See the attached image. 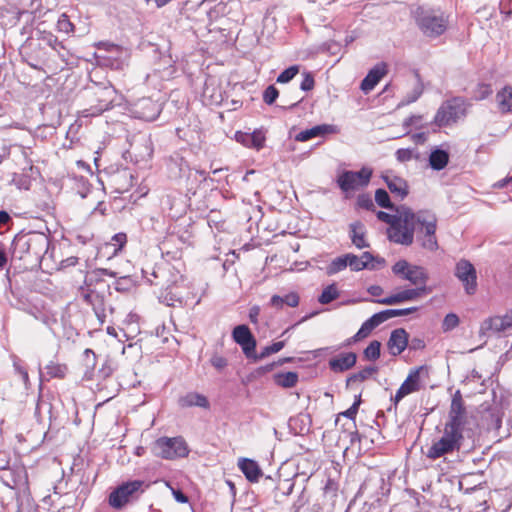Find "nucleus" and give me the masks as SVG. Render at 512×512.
Returning <instances> with one entry per match:
<instances>
[{
    "instance_id": "nucleus-7",
    "label": "nucleus",
    "mask_w": 512,
    "mask_h": 512,
    "mask_svg": "<svg viewBox=\"0 0 512 512\" xmlns=\"http://www.w3.org/2000/svg\"><path fill=\"white\" fill-rule=\"evenodd\" d=\"M21 55L29 66L35 69H43L51 56L48 49L34 37L27 39L20 50Z\"/></svg>"
},
{
    "instance_id": "nucleus-27",
    "label": "nucleus",
    "mask_w": 512,
    "mask_h": 512,
    "mask_svg": "<svg viewBox=\"0 0 512 512\" xmlns=\"http://www.w3.org/2000/svg\"><path fill=\"white\" fill-rule=\"evenodd\" d=\"M496 102L501 113H512V87L505 86L496 94Z\"/></svg>"
},
{
    "instance_id": "nucleus-26",
    "label": "nucleus",
    "mask_w": 512,
    "mask_h": 512,
    "mask_svg": "<svg viewBox=\"0 0 512 512\" xmlns=\"http://www.w3.org/2000/svg\"><path fill=\"white\" fill-rule=\"evenodd\" d=\"M384 180L391 193L403 199L408 194L407 182L397 176H385Z\"/></svg>"
},
{
    "instance_id": "nucleus-37",
    "label": "nucleus",
    "mask_w": 512,
    "mask_h": 512,
    "mask_svg": "<svg viewBox=\"0 0 512 512\" xmlns=\"http://www.w3.org/2000/svg\"><path fill=\"white\" fill-rule=\"evenodd\" d=\"M57 30L59 32H63L65 34H70V33H74L75 32V26L74 24L70 21L69 17L67 16V14L63 13L60 15V17L58 18V21H57Z\"/></svg>"
},
{
    "instance_id": "nucleus-48",
    "label": "nucleus",
    "mask_w": 512,
    "mask_h": 512,
    "mask_svg": "<svg viewBox=\"0 0 512 512\" xmlns=\"http://www.w3.org/2000/svg\"><path fill=\"white\" fill-rule=\"evenodd\" d=\"M278 95V90L274 86L270 85L264 91L263 100L266 104L271 105L277 99Z\"/></svg>"
},
{
    "instance_id": "nucleus-24",
    "label": "nucleus",
    "mask_w": 512,
    "mask_h": 512,
    "mask_svg": "<svg viewBox=\"0 0 512 512\" xmlns=\"http://www.w3.org/2000/svg\"><path fill=\"white\" fill-rule=\"evenodd\" d=\"M238 466L250 482H258L262 476V471L254 460L242 458L239 460Z\"/></svg>"
},
{
    "instance_id": "nucleus-51",
    "label": "nucleus",
    "mask_w": 512,
    "mask_h": 512,
    "mask_svg": "<svg viewBox=\"0 0 512 512\" xmlns=\"http://www.w3.org/2000/svg\"><path fill=\"white\" fill-rule=\"evenodd\" d=\"M314 78L310 73H304L303 80L301 82L300 88L303 91H310L314 87Z\"/></svg>"
},
{
    "instance_id": "nucleus-54",
    "label": "nucleus",
    "mask_w": 512,
    "mask_h": 512,
    "mask_svg": "<svg viewBox=\"0 0 512 512\" xmlns=\"http://www.w3.org/2000/svg\"><path fill=\"white\" fill-rule=\"evenodd\" d=\"M360 405V399L357 400L356 402H354V404L349 408L347 409L343 415L347 418H350V419H354L357 412H358V407Z\"/></svg>"
},
{
    "instance_id": "nucleus-60",
    "label": "nucleus",
    "mask_w": 512,
    "mask_h": 512,
    "mask_svg": "<svg viewBox=\"0 0 512 512\" xmlns=\"http://www.w3.org/2000/svg\"><path fill=\"white\" fill-rule=\"evenodd\" d=\"M174 498L179 503H186L188 502V497L184 495L181 491H173Z\"/></svg>"
},
{
    "instance_id": "nucleus-11",
    "label": "nucleus",
    "mask_w": 512,
    "mask_h": 512,
    "mask_svg": "<svg viewBox=\"0 0 512 512\" xmlns=\"http://www.w3.org/2000/svg\"><path fill=\"white\" fill-rule=\"evenodd\" d=\"M144 482L141 480H133L119 485L109 495V504L115 508L120 509L125 506L136 493L143 492Z\"/></svg>"
},
{
    "instance_id": "nucleus-38",
    "label": "nucleus",
    "mask_w": 512,
    "mask_h": 512,
    "mask_svg": "<svg viewBox=\"0 0 512 512\" xmlns=\"http://www.w3.org/2000/svg\"><path fill=\"white\" fill-rule=\"evenodd\" d=\"M395 157L398 162L405 163L412 159H418V153L415 149L401 148L395 152Z\"/></svg>"
},
{
    "instance_id": "nucleus-25",
    "label": "nucleus",
    "mask_w": 512,
    "mask_h": 512,
    "mask_svg": "<svg viewBox=\"0 0 512 512\" xmlns=\"http://www.w3.org/2000/svg\"><path fill=\"white\" fill-rule=\"evenodd\" d=\"M332 131H333V126H331V125H326V124L317 125L310 129H306V130L299 132L295 136V140L299 141V142H305L312 138L322 136L327 133H331Z\"/></svg>"
},
{
    "instance_id": "nucleus-29",
    "label": "nucleus",
    "mask_w": 512,
    "mask_h": 512,
    "mask_svg": "<svg viewBox=\"0 0 512 512\" xmlns=\"http://www.w3.org/2000/svg\"><path fill=\"white\" fill-rule=\"evenodd\" d=\"M449 162V153L446 150L435 148L429 155V165L433 170L444 169Z\"/></svg>"
},
{
    "instance_id": "nucleus-5",
    "label": "nucleus",
    "mask_w": 512,
    "mask_h": 512,
    "mask_svg": "<svg viewBox=\"0 0 512 512\" xmlns=\"http://www.w3.org/2000/svg\"><path fill=\"white\" fill-rule=\"evenodd\" d=\"M463 441V437L460 434H455L444 427L442 435L432 442L431 446L425 452V455L430 460L439 459L455 451H459Z\"/></svg>"
},
{
    "instance_id": "nucleus-61",
    "label": "nucleus",
    "mask_w": 512,
    "mask_h": 512,
    "mask_svg": "<svg viewBox=\"0 0 512 512\" xmlns=\"http://www.w3.org/2000/svg\"><path fill=\"white\" fill-rule=\"evenodd\" d=\"M358 203H359V205H360L361 207H364V208H367V209H369L370 207H373V206H374V204H373L372 200H371V199H369V198H366V199H364V198H359Z\"/></svg>"
},
{
    "instance_id": "nucleus-64",
    "label": "nucleus",
    "mask_w": 512,
    "mask_h": 512,
    "mask_svg": "<svg viewBox=\"0 0 512 512\" xmlns=\"http://www.w3.org/2000/svg\"><path fill=\"white\" fill-rule=\"evenodd\" d=\"M385 317L387 320L393 318V317H399L398 316V309H387L383 311Z\"/></svg>"
},
{
    "instance_id": "nucleus-18",
    "label": "nucleus",
    "mask_w": 512,
    "mask_h": 512,
    "mask_svg": "<svg viewBox=\"0 0 512 512\" xmlns=\"http://www.w3.org/2000/svg\"><path fill=\"white\" fill-rule=\"evenodd\" d=\"M132 113L136 118L153 121L160 113V106L150 98H142L133 105Z\"/></svg>"
},
{
    "instance_id": "nucleus-21",
    "label": "nucleus",
    "mask_w": 512,
    "mask_h": 512,
    "mask_svg": "<svg viewBox=\"0 0 512 512\" xmlns=\"http://www.w3.org/2000/svg\"><path fill=\"white\" fill-rule=\"evenodd\" d=\"M356 359L354 352L341 353L329 360V367L334 372H344L355 365Z\"/></svg>"
},
{
    "instance_id": "nucleus-32",
    "label": "nucleus",
    "mask_w": 512,
    "mask_h": 512,
    "mask_svg": "<svg viewBox=\"0 0 512 512\" xmlns=\"http://www.w3.org/2000/svg\"><path fill=\"white\" fill-rule=\"evenodd\" d=\"M35 39L43 43V46L48 49L49 53L57 51L58 47L61 46L57 37L50 32L37 31V37Z\"/></svg>"
},
{
    "instance_id": "nucleus-2",
    "label": "nucleus",
    "mask_w": 512,
    "mask_h": 512,
    "mask_svg": "<svg viewBox=\"0 0 512 512\" xmlns=\"http://www.w3.org/2000/svg\"><path fill=\"white\" fill-rule=\"evenodd\" d=\"M49 248V238L41 232L17 234L11 245L12 257L19 260L39 261Z\"/></svg>"
},
{
    "instance_id": "nucleus-58",
    "label": "nucleus",
    "mask_w": 512,
    "mask_h": 512,
    "mask_svg": "<svg viewBox=\"0 0 512 512\" xmlns=\"http://www.w3.org/2000/svg\"><path fill=\"white\" fill-rule=\"evenodd\" d=\"M368 293L372 296L378 297L383 294V288L379 285H372L367 289Z\"/></svg>"
},
{
    "instance_id": "nucleus-45",
    "label": "nucleus",
    "mask_w": 512,
    "mask_h": 512,
    "mask_svg": "<svg viewBox=\"0 0 512 512\" xmlns=\"http://www.w3.org/2000/svg\"><path fill=\"white\" fill-rule=\"evenodd\" d=\"M459 324V317L454 313H449L445 316L442 328L444 331H450L457 327Z\"/></svg>"
},
{
    "instance_id": "nucleus-16",
    "label": "nucleus",
    "mask_w": 512,
    "mask_h": 512,
    "mask_svg": "<svg viewBox=\"0 0 512 512\" xmlns=\"http://www.w3.org/2000/svg\"><path fill=\"white\" fill-rule=\"evenodd\" d=\"M431 292V289L427 286H420L412 289H405L396 294L388 297L378 299L375 302L383 305H397L407 301H413L421 298L423 295H427Z\"/></svg>"
},
{
    "instance_id": "nucleus-20",
    "label": "nucleus",
    "mask_w": 512,
    "mask_h": 512,
    "mask_svg": "<svg viewBox=\"0 0 512 512\" xmlns=\"http://www.w3.org/2000/svg\"><path fill=\"white\" fill-rule=\"evenodd\" d=\"M408 345V333L403 329H395L391 332L387 346L393 356L401 354Z\"/></svg>"
},
{
    "instance_id": "nucleus-22",
    "label": "nucleus",
    "mask_w": 512,
    "mask_h": 512,
    "mask_svg": "<svg viewBox=\"0 0 512 512\" xmlns=\"http://www.w3.org/2000/svg\"><path fill=\"white\" fill-rule=\"evenodd\" d=\"M237 142L243 144L249 148H255L256 150H260L265 143V135L262 131H254L253 133H242L237 132L236 135Z\"/></svg>"
},
{
    "instance_id": "nucleus-15",
    "label": "nucleus",
    "mask_w": 512,
    "mask_h": 512,
    "mask_svg": "<svg viewBox=\"0 0 512 512\" xmlns=\"http://www.w3.org/2000/svg\"><path fill=\"white\" fill-rule=\"evenodd\" d=\"M116 90L111 86L100 88L95 93L97 104L82 112L84 117L97 116L110 109L116 99Z\"/></svg>"
},
{
    "instance_id": "nucleus-13",
    "label": "nucleus",
    "mask_w": 512,
    "mask_h": 512,
    "mask_svg": "<svg viewBox=\"0 0 512 512\" xmlns=\"http://www.w3.org/2000/svg\"><path fill=\"white\" fill-rule=\"evenodd\" d=\"M372 171L369 168H362L360 171H344L337 178L340 189L344 192L356 190L366 186L371 178Z\"/></svg>"
},
{
    "instance_id": "nucleus-42",
    "label": "nucleus",
    "mask_w": 512,
    "mask_h": 512,
    "mask_svg": "<svg viewBox=\"0 0 512 512\" xmlns=\"http://www.w3.org/2000/svg\"><path fill=\"white\" fill-rule=\"evenodd\" d=\"M375 201L380 207L389 208V209L393 207L392 203L390 201V197L384 189L376 190Z\"/></svg>"
},
{
    "instance_id": "nucleus-50",
    "label": "nucleus",
    "mask_w": 512,
    "mask_h": 512,
    "mask_svg": "<svg viewBox=\"0 0 512 512\" xmlns=\"http://www.w3.org/2000/svg\"><path fill=\"white\" fill-rule=\"evenodd\" d=\"M385 321H387V318L385 317L383 311L375 313L368 319L370 328L373 329H375L377 326L384 323Z\"/></svg>"
},
{
    "instance_id": "nucleus-31",
    "label": "nucleus",
    "mask_w": 512,
    "mask_h": 512,
    "mask_svg": "<svg viewBox=\"0 0 512 512\" xmlns=\"http://www.w3.org/2000/svg\"><path fill=\"white\" fill-rule=\"evenodd\" d=\"M424 90L423 83L419 79L418 76L415 77L412 88L407 94L403 97L398 106L409 105L419 99Z\"/></svg>"
},
{
    "instance_id": "nucleus-6",
    "label": "nucleus",
    "mask_w": 512,
    "mask_h": 512,
    "mask_svg": "<svg viewBox=\"0 0 512 512\" xmlns=\"http://www.w3.org/2000/svg\"><path fill=\"white\" fill-rule=\"evenodd\" d=\"M154 455L167 460L186 457L189 453L187 444L182 437H161L153 445Z\"/></svg>"
},
{
    "instance_id": "nucleus-4",
    "label": "nucleus",
    "mask_w": 512,
    "mask_h": 512,
    "mask_svg": "<svg viewBox=\"0 0 512 512\" xmlns=\"http://www.w3.org/2000/svg\"><path fill=\"white\" fill-rule=\"evenodd\" d=\"M417 26L430 38L442 35L448 27V18L444 13L425 7H417L413 12Z\"/></svg>"
},
{
    "instance_id": "nucleus-55",
    "label": "nucleus",
    "mask_w": 512,
    "mask_h": 512,
    "mask_svg": "<svg viewBox=\"0 0 512 512\" xmlns=\"http://www.w3.org/2000/svg\"><path fill=\"white\" fill-rule=\"evenodd\" d=\"M84 356L86 358L87 365L94 367L96 364V355H95L94 351L87 348L84 351Z\"/></svg>"
},
{
    "instance_id": "nucleus-14",
    "label": "nucleus",
    "mask_w": 512,
    "mask_h": 512,
    "mask_svg": "<svg viewBox=\"0 0 512 512\" xmlns=\"http://www.w3.org/2000/svg\"><path fill=\"white\" fill-rule=\"evenodd\" d=\"M455 276L462 282L465 292L472 295L477 289V274L473 264L466 260L461 259L455 267Z\"/></svg>"
},
{
    "instance_id": "nucleus-41",
    "label": "nucleus",
    "mask_w": 512,
    "mask_h": 512,
    "mask_svg": "<svg viewBox=\"0 0 512 512\" xmlns=\"http://www.w3.org/2000/svg\"><path fill=\"white\" fill-rule=\"evenodd\" d=\"M46 370L50 377L63 378L66 374L67 367L61 364L50 363L46 366Z\"/></svg>"
},
{
    "instance_id": "nucleus-33",
    "label": "nucleus",
    "mask_w": 512,
    "mask_h": 512,
    "mask_svg": "<svg viewBox=\"0 0 512 512\" xmlns=\"http://www.w3.org/2000/svg\"><path fill=\"white\" fill-rule=\"evenodd\" d=\"M277 385L284 388L294 387L298 382V375L295 372H286L275 375Z\"/></svg>"
},
{
    "instance_id": "nucleus-36",
    "label": "nucleus",
    "mask_w": 512,
    "mask_h": 512,
    "mask_svg": "<svg viewBox=\"0 0 512 512\" xmlns=\"http://www.w3.org/2000/svg\"><path fill=\"white\" fill-rule=\"evenodd\" d=\"M347 267L346 254L340 257L335 258L332 262L327 266L326 272L328 275H334Z\"/></svg>"
},
{
    "instance_id": "nucleus-62",
    "label": "nucleus",
    "mask_w": 512,
    "mask_h": 512,
    "mask_svg": "<svg viewBox=\"0 0 512 512\" xmlns=\"http://www.w3.org/2000/svg\"><path fill=\"white\" fill-rule=\"evenodd\" d=\"M417 307H409L404 309H398V316H405L417 311Z\"/></svg>"
},
{
    "instance_id": "nucleus-53",
    "label": "nucleus",
    "mask_w": 512,
    "mask_h": 512,
    "mask_svg": "<svg viewBox=\"0 0 512 512\" xmlns=\"http://www.w3.org/2000/svg\"><path fill=\"white\" fill-rule=\"evenodd\" d=\"M372 330H373V328H370L369 322H368V320H366L362 324V326L358 330V332L356 333L355 338L356 339H361V338L367 337Z\"/></svg>"
},
{
    "instance_id": "nucleus-19",
    "label": "nucleus",
    "mask_w": 512,
    "mask_h": 512,
    "mask_svg": "<svg viewBox=\"0 0 512 512\" xmlns=\"http://www.w3.org/2000/svg\"><path fill=\"white\" fill-rule=\"evenodd\" d=\"M386 73L387 65L385 63L382 62L375 65L362 80L360 85L361 90L364 93L372 91Z\"/></svg>"
},
{
    "instance_id": "nucleus-23",
    "label": "nucleus",
    "mask_w": 512,
    "mask_h": 512,
    "mask_svg": "<svg viewBox=\"0 0 512 512\" xmlns=\"http://www.w3.org/2000/svg\"><path fill=\"white\" fill-rule=\"evenodd\" d=\"M178 404L182 408L200 407L208 409L210 407L207 397L197 392H189L181 396L178 400Z\"/></svg>"
},
{
    "instance_id": "nucleus-44",
    "label": "nucleus",
    "mask_w": 512,
    "mask_h": 512,
    "mask_svg": "<svg viewBox=\"0 0 512 512\" xmlns=\"http://www.w3.org/2000/svg\"><path fill=\"white\" fill-rule=\"evenodd\" d=\"M285 343L283 341L275 342L269 346H266L261 351L260 355L257 357L259 359L265 358L269 356L270 354L279 352L283 347Z\"/></svg>"
},
{
    "instance_id": "nucleus-47",
    "label": "nucleus",
    "mask_w": 512,
    "mask_h": 512,
    "mask_svg": "<svg viewBox=\"0 0 512 512\" xmlns=\"http://www.w3.org/2000/svg\"><path fill=\"white\" fill-rule=\"evenodd\" d=\"M210 363L216 370L223 371L228 365V360L221 355L214 354L210 358Z\"/></svg>"
},
{
    "instance_id": "nucleus-56",
    "label": "nucleus",
    "mask_w": 512,
    "mask_h": 512,
    "mask_svg": "<svg viewBox=\"0 0 512 512\" xmlns=\"http://www.w3.org/2000/svg\"><path fill=\"white\" fill-rule=\"evenodd\" d=\"M259 315H260V307L259 306H253L250 308L249 319L252 323H257Z\"/></svg>"
},
{
    "instance_id": "nucleus-17",
    "label": "nucleus",
    "mask_w": 512,
    "mask_h": 512,
    "mask_svg": "<svg viewBox=\"0 0 512 512\" xmlns=\"http://www.w3.org/2000/svg\"><path fill=\"white\" fill-rule=\"evenodd\" d=\"M233 340L239 344L243 353L248 357L254 356L256 340L246 325H238L232 332Z\"/></svg>"
},
{
    "instance_id": "nucleus-30",
    "label": "nucleus",
    "mask_w": 512,
    "mask_h": 512,
    "mask_svg": "<svg viewBox=\"0 0 512 512\" xmlns=\"http://www.w3.org/2000/svg\"><path fill=\"white\" fill-rule=\"evenodd\" d=\"M270 305L276 309H282L284 305L297 307L299 305V296L295 292H291L284 297L274 295L270 299Z\"/></svg>"
},
{
    "instance_id": "nucleus-40",
    "label": "nucleus",
    "mask_w": 512,
    "mask_h": 512,
    "mask_svg": "<svg viewBox=\"0 0 512 512\" xmlns=\"http://www.w3.org/2000/svg\"><path fill=\"white\" fill-rule=\"evenodd\" d=\"M381 343L379 341H372L364 350V356L368 360H377L380 357Z\"/></svg>"
},
{
    "instance_id": "nucleus-57",
    "label": "nucleus",
    "mask_w": 512,
    "mask_h": 512,
    "mask_svg": "<svg viewBox=\"0 0 512 512\" xmlns=\"http://www.w3.org/2000/svg\"><path fill=\"white\" fill-rule=\"evenodd\" d=\"M112 240L119 245V248H122L127 241V237L124 233H118L113 236Z\"/></svg>"
},
{
    "instance_id": "nucleus-46",
    "label": "nucleus",
    "mask_w": 512,
    "mask_h": 512,
    "mask_svg": "<svg viewBox=\"0 0 512 512\" xmlns=\"http://www.w3.org/2000/svg\"><path fill=\"white\" fill-rule=\"evenodd\" d=\"M361 259L362 264L365 265V268L374 269L375 265L372 262L375 260L378 264L383 265L385 263L384 259H375L371 253L364 252L361 256H358Z\"/></svg>"
},
{
    "instance_id": "nucleus-8",
    "label": "nucleus",
    "mask_w": 512,
    "mask_h": 512,
    "mask_svg": "<svg viewBox=\"0 0 512 512\" xmlns=\"http://www.w3.org/2000/svg\"><path fill=\"white\" fill-rule=\"evenodd\" d=\"M467 106L462 98H453L444 102L438 109L434 122L438 126L455 123L466 115Z\"/></svg>"
},
{
    "instance_id": "nucleus-28",
    "label": "nucleus",
    "mask_w": 512,
    "mask_h": 512,
    "mask_svg": "<svg viewBox=\"0 0 512 512\" xmlns=\"http://www.w3.org/2000/svg\"><path fill=\"white\" fill-rule=\"evenodd\" d=\"M350 228V237L352 240V243L359 249L368 247L369 244L367 243L365 239V227L364 225L359 222H353L349 226Z\"/></svg>"
},
{
    "instance_id": "nucleus-1",
    "label": "nucleus",
    "mask_w": 512,
    "mask_h": 512,
    "mask_svg": "<svg viewBox=\"0 0 512 512\" xmlns=\"http://www.w3.org/2000/svg\"><path fill=\"white\" fill-rule=\"evenodd\" d=\"M437 218L428 210L414 213L407 207H401L399 217L388 229V238L397 244L409 246L413 243L414 233L421 246L429 251L438 249L436 238Z\"/></svg>"
},
{
    "instance_id": "nucleus-59",
    "label": "nucleus",
    "mask_w": 512,
    "mask_h": 512,
    "mask_svg": "<svg viewBox=\"0 0 512 512\" xmlns=\"http://www.w3.org/2000/svg\"><path fill=\"white\" fill-rule=\"evenodd\" d=\"M9 466V457L7 453L0 452V470L7 469Z\"/></svg>"
},
{
    "instance_id": "nucleus-52",
    "label": "nucleus",
    "mask_w": 512,
    "mask_h": 512,
    "mask_svg": "<svg viewBox=\"0 0 512 512\" xmlns=\"http://www.w3.org/2000/svg\"><path fill=\"white\" fill-rule=\"evenodd\" d=\"M492 93V89L490 85L487 84H481L478 87V90L475 94V98L478 100L484 99L488 97Z\"/></svg>"
},
{
    "instance_id": "nucleus-3",
    "label": "nucleus",
    "mask_w": 512,
    "mask_h": 512,
    "mask_svg": "<svg viewBox=\"0 0 512 512\" xmlns=\"http://www.w3.org/2000/svg\"><path fill=\"white\" fill-rule=\"evenodd\" d=\"M472 422L473 417L469 415L465 407L460 390H457L452 396L448 418L444 427L455 434H460L464 438L465 434L472 430L470 427Z\"/></svg>"
},
{
    "instance_id": "nucleus-49",
    "label": "nucleus",
    "mask_w": 512,
    "mask_h": 512,
    "mask_svg": "<svg viewBox=\"0 0 512 512\" xmlns=\"http://www.w3.org/2000/svg\"><path fill=\"white\" fill-rule=\"evenodd\" d=\"M400 210H401V208L397 210V213H399V211H400ZM398 217H399V214H397V215H391V214L386 213V212H384V211H379V212L377 213V218H378L379 220H381V221H383V222H385V223L389 224V225H390V227H392V226H393V223H395V222H396V220L398 219Z\"/></svg>"
},
{
    "instance_id": "nucleus-43",
    "label": "nucleus",
    "mask_w": 512,
    "mask_h": 512,
    "mask_svg": "<svg viewBox=\"0 0 512 512\" xmlns=\"http://www.w3.org/2000/svg\"><path fill=\"white\" fill-rule=\"evenodd\" d=\"M347 266L351 268L352 271H361L365 269V265L362 264L361 259L354 254L348 253L346 254Z\"/></svg>"
},
{
    "instance_id": "nucleus-35",
    "label": "nucleus",
    "mask_w": 512,
    "mask_h": 512,
    "mask_svg": "<svg viewBox=\"0 0 512 512\" xmlns=\"http://www.w3.org/2000/svg\"><path fill=\"white\" fill-rule=\"evenodd\" d=\"M376 372H377V369L375 367H371V366L366 367V368L362 369L361 371L352 374L347 379V384L354 383V382H363Z\"/></svg>"
},
{
    "instance_id": "nucleus-63",
    "label": "nucleus",
    "mask_w": 512,
    "mask_h": 512,
    "mask_svg": "<svg viewBox=\"0 0 512 512\" xmlns=\"http://www.w3.org/2000/svg\"><path fill=\"white\" fill-rule=\"evenodd\" d=\"M412 139L415 143H424L426 141L425 133H416L412 136Z\"/></svg>"
},
{
    "instance_id": "nucleus-34",
    "label": "nucleus",
    "mask_w": 512,
    "mask_h": 512,
    "mask_svg": "<svg viewBox=\"0 0 512 512\" xmlns=\"http://www.w3.org/2000/svg\"><path fill=\"white\" fill-rule=\"evenodd\" d=\"M339 297V291L336 286V284H330L328 285L321 293V295L318 298V301L321 304H329L333 300L337 299Z\"/></svg>"
},
{
    "instance_id": "nucleus-9",
    "label": "nucleus",
    "mask_w": 512,
    "mask_h": 512,
    "mask_svg": "<svg viewBox=\"0 0 512 512\" xmlns=\"http://www.w3.org/2000/svg\"><path fill=\"white\" fill-rule=\"evenodd\" d=\"M392 272L417 287L426 286L429 279L428 273L423 267L412 265L406 260L397 261L392 266Z\"/></svg>"
},
{
    "instance_id": "nucleus-12",
    "label": "nucleus",
    "mask_w": 512,
    "mask_h": 512,
    "mask_svg": "<svg viewBox=\"0 0 512 512\" xmlns=\"http://www.w3.org/2000/svg\"><path fill=\"white\" fill-rule=\"evenodd\" d=\"M481 335L493 334H512V309L508 310L504 315H497L485 319L479 330Z\"/></svg>"
},
{
    "instance_id": "nucleus-39",
    "label": "nucleus",
    "mask_w": 512,
    "mask_h": 512,
    "mask_svg": "<svg viewBox=\"0 0 512 512\" xmlns=\"http://www.w3.org/2000/svg\"><path fill=\"white\" fill-rule=\"evenodd\" d=\"M299 73V66L292 65L282 71L277 77V83L285 84L290 82Z\"/></svg>"
},
{
    "instance_id": "nucleus-10",
    "label": "nucleus",
    "mask_w": 512,
    "mask_h": 512,
    "mask_svg": "<svg viewBox=\"0 0 512 512\" xmlns=\"http://www.w3.org/2000/svg\"><path fill=\"white\" fill-rule=\"evenodd\" d=\"M427 376V366H419L411 369L405 381L396 391L392 401L395 404H398L407 395L420 391L423 386V378H426Z\"/></svg>"
}]
</instances>
